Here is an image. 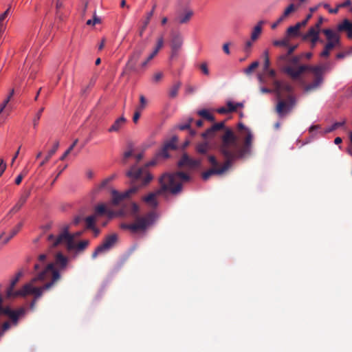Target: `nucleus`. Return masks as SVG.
<instances>
[{"mask_svg":"<svg viewBox=\"0 0 352 352\" xmlns=\"http://www.w3.org/2000/svg\"><path fill=\"white\" fill-rule=\"evenodd\" d=\"M46 258H47V256L46 254H40L38 256V263H36L34 266V270L35 271H37L38 273L40 272L41 271L40 269L41 268V267L44 266L45 265V261H46Z\"/></svg>","mask_w":352,"mask_h":352,"instance_id":"e433bc0d","label":"nucleus"},{"mask_svg":"<svg viewBox=\"0 0 352 352\" xmlns=\"http://www.w3.org/2000/svg\"><path fill=\"white\" fill-rule=\"evenodd\" d=\"M132 183L133 186L124 192H120L116 190H111V203L113 206H119L123 200L129 198L132 195L137 192L142 188L139 184L135 185V182H132Z\"/></svg>","mask_w":352,"mask_h":352,"instance_id":"f8f14e48","label":"nucleus"},{"mask_svg":"<svg viewBox=\"0 0 352 352\" xmlns=\"http://www.w3.org/2000/svg\"><path fill=\"white\" fill-rule=\"evenodd\" d=\"M227 109H228L229 113L236 111V107L235 106V104L230 101L227 102Z\"/></svg>","mask_w":352,"mask_h":352,"instance_id":"338daca9","label":"nucleus"},{"mask_svg":"<svg viewBox=\"0 0 352 352\" xmlns=\"http://www.w3.org/2000/svg\"><path fill=\"white\" fill-rule=\"evenodd\" d=\"M322 32L325 35L327 42L340 45V36L331 29H323Z\"/></svg>","mask_w":352,"mask_h":352,"instance_id":"aec40b11","label":"nucleus"},{"mask_svg":"<svg viewBox=\"0 0 352 352\" xmlns=\"http://www.w3.org/2000/svg\"><path fill=\"white\" fill-rule=\"evenodd\" d=\"M183 45V38L179 34L173 36L170 41V48L180 50Z\"/></svg>","mask_w":352,"mask_h":352,"instance_id":"a878e982","label":"nucleus"},{"mask_svg":"<svg viewBox=\"0 0 352 352\" xmlns=\"http://www.w3.org/2000/svg\"><path fill=\"white\" fill-rule=\"evenodd\" d=\"M325 69V65L309 66L307 65H300L296 69L292 66L285 67L283 71L292 79H298L306 71L311 72L314 74V80L311 83L304 87V91L308 93L318 89L322 84V75Z\"/></svg>","mask_w":352,"mask_h":352,"instance_id":"7ed1b4c3","label":"nucleus"},{"mask_svg":"<svg viewBox=\"0 0 352 352\" xmlns=\"http://www.w3.org/2000/svg\"><path fill=\"white\" fill-rule=\"evenodd\" d=\"M146 99L143 95H141L140 96V105L136 109L142 111L146 107Z\"/></svg>","mask_w":352,"mask_h":352,"instance_id":"6e6d98bb","label":"nucleus"},{"mask_svg":"<svg viewBox=\"0 0 352 352\" xmlns=\"http://www.w3.org/2000/svg\"><path fill=\"white\" fill-rule=\"evenodd\" d=\"M118 236L116 233L107 235L102 243L98 245L91 254L92 258H96L98 255L104 254L113 248L117 243Z\"/></svg>","mask_w":352,"mask_h":352,"instance_id":"9d476101","label":"nucleus"},{"mask_svg":"<svg viewBox=\"0 0 352 352\" xmlns=\"http://www.w3.org/2000/svg\"><path fill=\"white\" fill-rule=\"evenodd\" d=\"M160 188L158 193L170 192L176 195L182 190V183L177 181L175 173H165L159 178Z\"/></svg>","mask_w":352,"mask_h":352,"instance_id":"39448f33","label":"nucleus"},{"mask_svg":"<svg viewBox=\"0 0 352 352\" xmlns=\"http://www.w3.org/2000/svg\"><path fill=\"white\" fill-rule=\"evenodd\" d=\"M289 55L287 54H282L280 56H279L277 58V61H276V65L278 67H280L281 69V70L283 71V69L285 67H287V65H285V64L287 62L289 63Z\"/></svg>","mask_w":352,"mask_h":352,"instance_id":"7c9ffc66","label":"nucleus"},{"mask_svg":"<svg viewBox=\"0 0 352 352\" xmlns=\"http://www.w3.org/2000/svg\"><path fill=\"white\" fill-rule=\"evenodd\" d=\"M210 144L206 140L204 142L197 144L195 146V151L198 154H206L210 150Z\"/></svg>","mask_w":352,"mask_h":352,"instance_id":"cd10ccee","label":"nucleus"},{"mask_svg":"<svg viewBox=\"0 0 352 352\" xmlns=\"http://www.w3.org/2000/svg\"><path fill=\"white\" fill-rule=\"evenodd\" d=\"M193 11L190 9H185L183 12H180L175 18V21L179 24L187 23L190 21L193 15Z\"/></svg>","mask_w":352,"mask_h":352,"instance_id":"6ab92c4d","label":"nucleus"},{"mask_svg":"<svg viewBox=\"0 0 352 352\" xmlns=\"http://www.w3.org/2000/svg\"><path fill=\"white\" fill-rule=\"evenodd\" d=\"M126 122V118L124 116H121L114 122L111 126L108 129V131L110 133L118 131L124 126Z\"/></svg>","mask_w":352,"mask_h":352,"instance_id":"bb28decb","label":"nucleus"},{"mask_svg":"<svg viewBox=\"0 0 352 352\" xmlns=\"http://www.w3.org/2000/svg\"><path fill=\"white\" fill-rule=\"evenodd\" d=\"M30 195V190H28L25 192H24L23 195H21L19 201L13 206V208L11 209L10 212H18L21 208V207L24 205V204L26 202V201L28 199Z\"/></svg>","mask_w":352,"mask_h":352,"instance_id":"5701e85b","label":"nucleus"},{"mask_svg":"<svg viewBox=\"0 0 352 352\" xmlns=\"http://www.w3.org/2000/svg\"><path fill=\"white\" fill-rule=\"evenodd\" d=\"M175 176L177 179V181H179L182 183V181L188 182L190 180V176L184 172H175Z\"/></svg>","mask_w":352,"mask_h":352,"instance_id":"c03bdc74","label":"nucleus"},{"mask_svg":"<svg viewBox=\"0 0 352 352\" xmlns=\"http://www.w3.org/2000/svg\"><path fill=\"white\" fill-rule=\"evenodd\" d=\"M238 129L241 131V135L243 137L242 143L239 142V138L230 128L225 129V133L220 138L219 151L222 156H226L228 160L222 168L211 170L209 173L212 172L221 173L232 165L236 160L251 154L253 142V135L251 131L241 122L238 124Z\"/></svg>","mask_w":352,"mask_h":352,"instance_id":"f257e3e1","label":"nucleus"},{"mask_svg":"<svg viewBox=\"0 0 352 352\" xmlns=\"http://www.w3.org/2000/svg\"><path fill=\"white\" fill-rule=\"evenodd\" d=\"M289 43V38L285 36L282 40H276L273 41V45L276 47H287Z\"/></svg>","mask_w":352,"mask_h":352,"instance_id":"a19ab883","label":"nucleus"},{"mask_svg":"<svg viewBox=\"0 0 352 352\" xmlns=\"http://www.w3.org/2000/svg\"><path fill=\"white\" fill-rule=\"evenodd\" d=\"M320 32H322V30L312 26L309 29L306 34L302 35V38L303 40H308L311 38L318 37Z\"/></svg>","mask_w":352,"mask_h":352,"instance_id":"c85d7f7f","label":"nucleus"},{"mask_svg":"<svg viewBox=\"0 0 352 352\" xmlns=\"http://www.w3.org/2000/svg\"><path fill=\"white\" fill-rule=\"evenodd\" d=\"M58 146H59V142L57 141L55 142L53 148L49 151L47 155H46V157H45V159L40 163V166H43L45 163H47L50 159L55 154V153L56 152L57 149L58 148Z\"/></svg>","mask_w":352,"mask_h":352,"instance_id":"2f4dec72","label":"nucleus"},{"mask_svg":"<svg viewBox=\"0 0 352 352\" xmlns=\"http://www.w3.org/2000/svg\"><path fill=\"white\" fill-rule=\"evenodd\" d=\"M141 110H139V109H136L134 113L133 117V121L134 123H137L140 116H141Z\"/></svg>","mask_w":352,"mask_h":352,"instance_id":"e2e57ef3","label":"nucleus"},{"mask_svg":"<svg viewBox=\"0 0 352 352\" xmlns=\"http://www.w3.org/2000/svg\"><path fill=\"white\" fill-rule=\"evenodd\" d=\"M302 58L301 55L298 56H294L292 58L289 59V63L290 65L289 66L293 67L295 69L298 68L300 65H298V63H300V60Z\"/></svg>","mask_w":352,"mask_h":352,"instance_id":"79ce46f5","label":"nucleus"},{"mask_svg":"<svg viewBox=\"0 0 352 352\" xmlns=\"http://www.w3.org/2000/svg\"><path fill=\"white\" fill-rule=\"evenodd\" d=\"M259 63L258 61L253 62L249 67H248L245 70L244 72L247 75H250L252 73V72L256 69L258 66Z\"/></svg>","mask_w":352,"mask_h":352,"instance_id":"3c124183","label":"nucleus"},{"mask_svg":"<svg viewBox=\"0 0 352 352\" xmlns=\"http://www.w3.org/2000/svg\"><path fill=\"white\" fill-rule=\"evenodd\" d=\"M139 212H140L139 206L136 203L132 202L131 204L129 214L135 219V221H136L137 218L143 217V216H140Z\"/></svg>","mask_w":352,"mask_h":352,"instance_id":"473e14b6","label":"nucleus"},{"mask_svg":"<svg viewBox=\"0 0 352 352\" xmlns=\"http://www.w3.org/2000/svg\"><path fill=\"white\" fill-rule=\"evenodd\" d=\"M263 55H264V58H265L264 64H263V70L265 72V71L269 70L270 65L268 51H267V50L265 51Z\"/></svg>","mask_w":352,"mask_h":352,"instance_id":"603ef678","label":"nucleus"},{"mask_svg":"<svg viewBox=\"0 0 352 352\" xmlns=\"http://www.w3.org/2000/svg\"><path fill=\"white\" fill-rule=\"evenodd\" d=\"M156 8V5L155 4L153 6V8L152 10H151V12H149L148 14H147V16H146V20L144 21V29H146L147 28V25H148L149 22H150V20L151 19V17L153 16V13H154V10Z\"/></svg>","mask_w":352,"mask_h":352,"instance_id":"5fc2aeb1","label":"nucleus"},{"mask_svg":"<svg viewBox=\"0 0 352 352\" xmlns=\"http://www.w3.org/2000/svg\"><path fill=\"white\" fill-rule=\"evenodd\" d=\"M338 45H339L336 44V43L327 42L324 47L323 51L320 53V56L328 57L330 54L331 50Z\"/></svg>","mask_w":352,"mask_h":352,"instance_id":"72a5a7b5","label":"nucleus"},{"mask_svg":"<svg viewBox=\"0 0 352 352\" xmlns=\"http://www.w3.org/2000/svg\"><path fill=\"white\" fill-rule=\"evenodd\" d=\"M338 30L340 32L346 31L349 38H352V22L348 19H344L342 23L338 25Z\"/></svg>","mask_w":352,"mask_h":352,"instance_id":"4be33fe9","label":"nucleus"},{"mask_svg":"<svg viewBox=\"0 0 352 352\" xmlns=\"http://www.w3.org/2000/svg\"><path fill=\"white\" fill-rule=\"evenodd\" d=\"M63 2L62 0H56V14L58 17L60 18V9L63 8Z\"/></svg>","mask_w":352,"mask_h":352,"instance_id":"052dcab7","label":"nucleus"},{"mask_svg":"<svg viewBox=\"0 0 352 352\" xmlns=\"http://www.w3.org/2000/svg\"><path fill=\"white\" fill-rule=\"evenodd\" d=\"M63 243H65L67 244V248L69 250H76L79 252H82L87 248L89 241L88 240H83L76 243L74 241V236L70 234L66 229L56 238L53 243V245L57 246Z\"/></svg>","mask_w":352,"mask_h":352,"instance_id":"0eeeda50","label":"nucleus"},{"mask_svg":"<svg viewBox=\"0 0 352 352\" xmlns=\"http://www.w3.org/2000/svg\"><path fill=\"white\" fill-rule=\"evenodd\" d=\"M60 278L61 275L54 269V264L48 263L30 283L16 292H14V287L18 283L19 278H14L7 289L6 298H12L32 294L35 295L36 298H39L45 291H48L54 287Z\"/></svg>","mask_w":352,"mask_h":352,"instance_id":"f03ea898","label":"nucleus"},{"mask_svg":"<svg viewBox=\"0 0 352 352\" xmlns=\"http://www.w3.org/2000/svg\"><path fill=\"white\" fill-rule=\"evenodd\" d=\"M274 91L276 94L277 98H282L284 93H287L288 95L292 91V87L287 82L274 80L273 82Z\"/></svg>","mask_w":352,"mask_h":352,"instance_id":"dca6fc26","label":"nucleus"},{"mask_svg":"<svg viewBox=\"0 0 352 352\" xmlns=\"http://www.w3.org/2000/svg\"><path fill=\"white\" fill-rule=\"evenodd\" d=\"M68 263V258L64 256L61 252L56 254L55 257V264H54V269H56L59 273V271L63 270Z\"/></svg>","mask_w":352,"mask_h":352,"instance_id":"f3484780","label":"nucleus"},{"mask_svg":"<svg viewBox=\"0 0 352 352\" xmlns=\"http://www.w3.org/2000/svg\"><path fill=\"white\" fill-rule=\"evenodd\" d=\"M78 140L76 139L74 141L73 144L68 148V149L64 153V154L60 157V160H64L67 155L71 153V151L74 149V146L77 144Z\"/></svg>","mask_w":352,"mask_h":352,"instance_id":"864d4df0","label":"nucleus"},{"mask_svg":"<svg viewBox=\"0 0 352 352\" xmlns=\"http://www.w3.org/2000/svg\"><path fill=\"white\" fill-rule=\"evenodd\" d=\"M23 227V223H19L10 232L9 236L4 237L3 234L0 236V243L2 245L6 244L14 236H15Z\"/></svg>","mask_w":352,"mask_h":352,"instance_id":"412c9836","label":"nucleus"},{"mask_svg":"<svg viewBox=\"0 0 352 352\" xmlns=\"http://www.w3.org/2000/svg\"><path fill=\"white\" fill-rule=\"evenodd\" d=\"M344 124H345V121L335 122L333 124H332V126L330 127V129L328 130V131L329 132L333 131L337 129L338 128H339L340 126H343Z\"/></svg>","mask_w":352,"mask_h":352,"instance_id":"bf43d9fd","label":"nucleus"},{"mask_svg":"<svg viewBox=\"0 0 352 352\" xmlns=\"http://www.w3.org/2000/svg\"><path fill=\"white\" fill-rule=\"evenodd\" d=\"M277 99L278 102L275 111L280 118H283L288 114L296 105V98L293 95L289 94L285 100L282 98Z\"/></svg>","mask_w":352,"mask_h":352,"instance_id":"1a4fd4ad","label":"nucleus"},{"mask_svg":"<svg viewBox=\"0 0 352 352\" xmlns=\"http://www.w3.org/2000/svg\"><path fill=\"white\" fill-rule=\"evenodd\" d=\"M0 289H1V285H0ZM3 297L2 296L1 289H0V316H6L9 317L12 324L16 326L19 317L25 314V309L20 308L17 310H12L8 306L4 307L3 305Z\"/></svg>","mask_w":352,"mask_h":352,"instance_id":"9b49d317","label":"nucleus"},{"mask_svg":"<svg viewBox=\"0 0 352 352\" xmlns=\"http://www.w3.org/2000/svg\"><path fill=\"white\" fill-rule=\"evenodd\" d=\"M192 122H193V118H188L185 123L178 124L176 126V128L179 129V130H181V131H184V130H186V129H190L191 123Z\"/></svg>","mask_w":352,"mask_h":352,"instance_id":"37998d69","label":"nucleus"},{"mask_svg":"<svg viewBox=\"0 0 352 352\" xmlns=\"http://www.w3.org/2000/svg\"><path fill=\"white\" fill-rule=\"evenodd\" d=\"M177 137L173 136L171 139L166 141L163 146L165 150L174 151L177 148Z\"/></svg>","mask_w":352,"mask_h":352,"instance_id":"c756f323","label":"nucleus"},{"mask_svg":"<svg viewBox=\"0 0 352 352\" xmlns=\"http://www.w3.org/2000/svg\"><path fill=\"white\" fill-rule=\"evenodd\" d=\"M197 115L202 117L203 118L213 122L214 121V117L212 115L207 109H201L197 111Z\"/></svg>","mask_w":352,"mask_h":352,"instance_id":"4c0bfd02","label":"nucleus"},{"mask_svg":"<svg viewBox=\"0 0 352 352\" xmlns=\"http://www.w3.org/2000/svg\"><path fill=\"white\" fill-rule=\"evenodd\" d=\"M179 50L175 49H171V52L170 55V59L174 60L176 59L179 56Z\"/></svg>","mask_w":352,"mask_h":352,"instance_id":"69168bd1","label":"nucleus"},{"mask_svg":"<svg viewBox=\"0 0 352 352\" xmlns=\"http://www.w3.org/2000/svg\"><path fill=\"white\" fill-rule=\"evenodd\" d=\"M43 111H44V108L41 107L38 110V111L36 113L34 118H33L32 123H33V126L34 129H36L37 127L38 122H39V120L41 119V115H42V113L43 112Z\"/></svg>","mask_w":352,"mask_h":352,"instance_id":"a18cd8bd","label":"nucleus"},{"mask_svg":"<svg viewBox=\"0 0 352 352\" xmlns=\"http://www.w3.org/2000/svg\"><path fill=\"white\" fill-rule=\"evenodd\" d=\"M254 41H252L251 38L248 41H247L245 43V46H244V52L245 53H250V50H251V47H252V45H253V42Z\"/></svg>","mask_w":352,"mask_h":352,"instance_id":"13d9d810","label":"nucleus"},{"mask_svg":"<svg viewBox=\"0 0 352 352\" xmlns=\"http://www.w3.org/2000/svg\"><path fill=\"white\" fill-rule=\"evenodd\" d=\"M267 74V76L273 80V81L276 79V72L274 69H269V70L265 71Z\"/></svg>","mask_w":352,"mask_h":352,"instance_id":"680f3d73","label":"nucleus"},{"mask_svg":"<svg viewBox=\"0 0 352 352\" xmlns=\"http://www.w3.org/2000/svg\"><path fill=\"white\" fill-rule=\"evenodd\" d=\"M107 212L106 207L104 204H99L96 207V212L98 214H103Z\"/></svg>","mask_w":352,"mask_h":352,"instance_id":"4d7b16f0","label":"nucleus"},{"mask_svg":"<svg viewBox=\"0 0 352 352\" xmlns=\"http://www.w3.org/2000/svg\"><path fill=\"white\" fill-rule=\"evenodd\" d=\"M85 222L87 228L89 229H95V217L94 216H89L86 217Z\"/></svg>","mask_w":352,"mask_h":352,"instance_id":"8fccbe9b","label":"nucleus"},{"mask_svg":"<svg viewBox=\"0 0 352 352\" xmlns=\"http://www.w3.org/2000/svg\"><path fill=\"white\" fill-rule=\"evenodd\" d=\"M265 23V21H259L256 25L254 27L251 33V40L256 41L262 33L263 25Z\"/></svg>","mask_w":352,"mask_h":352,"instance_id":"b1692460","label":"nucleus"},{"mask_svg":"<svg viewBox=\"0 0 352 352\" xmlns=\"http://www.w3.org/2000/svg\"><path fill=\"white\" fill-rule=\"evenodd\" d=\"M182 83L176 82L169 89L168 96L170 98H174L177 96L178 91L181 87Z\"/></svg>","mask_w":352,"mask_h":352,"instance_id":"c9c22d12","label":"nucleus"},{"mask_svg":"<svg viewBox=\"0 0 352 352\" xmlns=\"http://www.w3.org/2000/svg\"><path fill=\"white\" fill-rule=\"evenodd\" d=\"M155 214L153 212H149L143 215L142 217H138L136 221L132 223H122L120 227L122 230H129L132 233L145 232L155 221Z\"/></svg>","mask_w":352,"mask_h":352,"instance_id":"423d86ee","label":"nucleus"},{"mask_svg":"<svg viewBox=\"0 0 352 352\" xmlns=\"http://www.w3.org/2000/svg\"><path fill=\"white\" fill-rule=\"evenodd\" d=\"M177 165L179 167H187L190 169L197 168L201 165V160L200 159H194L190 157L187 153L182 154Z\"/></svg>","mask_w":352,"mask_h":352,"instance_id":"4468645a","label":"nucleus"},{"mask_svg":"<svg viewBox=\"0 0 352 352\" xmlns=\"http://www.w3.org/2000/svg\"><path fill=\"white\" fill-rule=\"evenodd\" d=\"M158 52L159 51H157V50L154 49V50L140 64V67L141 69H145L148 63L155 58Z\"/></svg>","mask_w":352,"mask_h":352,"instance_id":"f704fd0d","label":"nucleus"},{"mask_svg":"<svg viewBox=\"0 0 352 352\" xmlns=\"http://www.w3.org/2000/svg\"><path fill=\"white\" fill-rule=\"evenodd\" d=\"M156 157L147 162L144 167L138 168L135 165L132 166L126 172V175L133 182H140V187L146 186L153 179V176L148 171L147 168L157 164Z\"/></svg>","mask_w":352,"mask_h":352,"instance_id":"20e7f679","label":"nucleus"},{"mask_svg":"<svg viewBox=\"0 0 352 352\" xmlns=\"http://www.w3.org/2000/svg\"><path fill=\"white\" fill-rule=\"evenodd\" d=\"M10 328V323L9 322H6L3 324L1 327V332L0 333V336H2L5 331L8 330Z\"/></svg>","mask_w":352,"mask_h":352,"instance_id":"0e129e2a","label":"nucleus"},{"mask_svg":"<svg viewBox=\"0 0 352 352\" xmlns=\"http://www.w3.org/2000/svg\"><path fill=\"white\" fill-rule=\"evenodd\" d=\"M297 9V7L294 6V4L291 3L289 5L285 10H284L283 13L282 14L281 16L284 19L287 18L292 12L296 11Z\"/></svg>","mask_w":352,"mask_h":352,"instance_id":"58836bf2","label":"nucleus"},{"mask_svg":"<svg viewBox=\"0 0 352 352\" xmlns=\"http://www.w3.org/2000/svg\"><path fill=\"white\" fill-rule=\"evenodd\" d=\"M169 151V150H165L164 146H162V148L157 153L156 157L168 158L170 157Z\"/></svg>","mask_w":352,"mask_h":352,"instance_id":"09e8293b","label":"nucleus"},{"mask_svg":"<svg viewBox=\"0 0 352 352\" xmlns=\"http://www.w3.org/2000/svg\"><path fill=\"white\" fill-rule=\"evenodd\" d=\"M10 6L8 8L0 15V38L6 30L8 17L10 14Z\"/></svg>","mask_w":352,"mask_h":352,"instance_id":"393cba45","label":"nucleus"},{"mask_svg":"<svg viewBox=\"0 0 352 352\" xmlns=\"http://www.w3.org/2000/svg\"><path fill=\"white\" fill-rule=\"evenodd\" d=\"M225 159V161L223 162V164L219 166V162L217 161V158L214 155H209L208 157V162H210V164H211V166H212L211 168L207 170L206 171L204 172L201 175L202 176V178L204 180H208L212 175H223V173H225L231 166H230L229 167H228V168L226 170H225L223 172L221 173H219L217 172H212V173H209V171L210 170H219L221 168H222L224 166H225V164L226 163L227 160H228V158L226 157V156H223Z\"/></svg>","mask_w":352,"mask_h":352,"instance_id":"ddd939ff","label":"nucleus"},{"mask_svg":"<svg viewBox=\"0 0 352 352\" xmlns=\"http://www.w3.org/2000/svg\"><path fill=\"white\" fill-rule=\"evenodd\" d=\"M225 129H226L225 122L215 123L206 131L202 133L201 136L206 140H212L217 136L219 131H223V133H225Z\"/></svg>","mask_w":352,"mask_h":352,"instance_id":"2eb2a0df","label":"nucleus"},{"mask_svg":"<svg viewBox=\"0 0 352 352\" xmlns=\"http://www.w3.org/2000/svg\"><path fill=\"white\" fill-rule=\"evenodd\" d=\"M116 175L115 174L111 175L109 177L104 179L100 184L98 186V189H102L105 188L109 182L113 180L116 178Z\"/></svg>","mask_w":352,"mask_h":352,"instance_id":"49530a36","label":"nucleus"},{"mask_svg":"<svg viewBox=\"0 0 352 352\" xmlns=\"http://www.w3.org/2000/svg\"><path fill=\"white\" fill-rule=\"evenodd\" d=\"M163 195V193H158L157 190L155 192L148 193L146 196L142 197V201L152 208H156L158 206L157 197Z\"/></svg>","mask_w":352,"mask_h":352,"instance_id":"a211bd4d","label":"nucleus"},{"mask_svg":"<svg viewBox=\"0 0 352 352\" xmlns=\"http://www.w3.org/2000/svg\"><path fill=\"white\" fill-rule=\"evenodd\" d=\"M128 147H129V151H125L123 155V158H122L123 164H126L127 159L133 155V145H132V144H129Z\"/></svg>","mask_w":352,"mask_h":352,"instance_id":"de8ad7c7","label":"nucleus"},{"mask_svg":"<svg viewBox=\"0 0 352 352\" xmlns=\"http://www.w3.org/2000/svg\"><path fill=\"white\" fill-rule=\"evenodd\" d=\"M287 37H298L300 35V32L297 30L294 26H290L286 31Z\"/></svg>","mask_w":352,"mask_h":352,"instance_id":"ea45409f","label":"nucleus"},{"mask_svg":"<svg viewBox=\"0 0 352 352\" xmlns=\"http://www.w3.org/2000/svg\"><path fill=\"white\" fill-rule=\"evenodd\" d=\"M146 49V45L143 43L138 44L134 49L133 53L129 56V60L125 65V71L126 72L138 73L140 70H144L140 67L138 62L142 57L144 50Z\"/></svg>","mask_w":352,"mask_h":352,"instance_id":"6e6552de","label":"nucleus"},{"mask_svg":"<svg viewBox=\"0 0 352 352\" xmlns=\"http://www.w3.org/2000/svg\"><path fill=\"white\" fill-rule=\"evenodd\" d=\"M164 45V38L162 36L160 37L157 39L156 47H155V50H157V51H160V49L163 47Z\"/></svg>","mask_w":352,"mask_h":352,"instance_id":"774afa93","label":"nucleus"}]
</instances>
